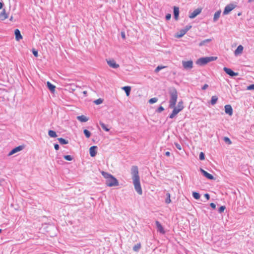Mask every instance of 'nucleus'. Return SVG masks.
I'll return each instance as SVG.
<instances>
[{"label":"nucleus","mask_w":254,"mask_h":254,"mask_svg":"<svg viewBox=\"0 0 254 254\" xmlns=\"http://www.w3.org/2000/svg\"><path fill=\"white\" fill-rule=\"evenodd\" d=\"M236 6V5L233 3L227 5L224 8L223 14L224 15L228 14L230 11L234 9Z\"/></svg>","instance_id":"20e7f679"},{"label":"nucleus","mask_w":254,"mask_h":254,"mask_svg":"<svg viewBox=\"0 0 254 254\" xmlns=\"http://www.w3.org/2000/svg\"><path fill=\"white\" fill-rule=\"evenodd\" d=\"M191 28V25H188L184 28H183L186 33Z\"/></svg>","instance_id":"49530a36"},{"label":"nucleus","mask_w":254,"mask_h":254,"mask_svg":"<svg viewBox=\"0 0 254 254\" xmlns=\"http://www.w3.org/2000/svg\"><path fill=\"white\" fill-rule=\"evenodd\" d=\"M183 67L186 69H190L193 67V62L191 60L182 61Z\"/></svg>","instance_id":"39448f33"},{"label":"nucleus","mask_w":254,"mask_h":254,"mask_svg":"<svg viewBox=\"0 0 254 254\" xmlns=\"http://www.w3.org/2000/svg\"><path fill=\"white\" fill-rule=\"evenodd\" d=\"M83 93L85 95V96H86L87 94V92L86 91H84L83 92Z\"/></svg>","instance_id":"052dcab7"},{"label":"nucleus","mask_w":254,"mask_h":254,"mask_svg":"<svg viewBox=\"0 0 254 254\" xmlns=\"http://www.w3.org/2000/svg\"><path fill=\"white\" fill-rule=\"evenodd\" d=\"M171 18V14L168 13L166 15L165 18L167 20H169Z\"/></svg>","instance_id":"3c124183"},{"label":"nucleus","mask_w":254,"mask_h":254,"mask_svg":"<svg viewBox=\"0 0 254 254\" xmlns=\"http://www.w3.org/2000/svg\"><path fill=\"white\" fill-rule=\"evenodd\" d=\"M12 19H13V17H12V16H11V17H10V19H9V20H10V21H12Z\"/></svg>","instance_id":"e2e57ef3"},{"label":"nucleus","mask_w":254,"mask_h":254,"mask_svg":"<svg viewBox=\"0 0 254 254\" xmlns=\"http://www.w3.org/2000/svg\"><path fill=\"white\" fill-rule=\"evenodd\" d=\"M102 175L106 179V180H108L112 176V175L104 171L102 172Z\"/></svg>","instance_id":"473e14b6"},{"label":"nucleus","mask_w":254,"mask_h":254,"mask_svg":"<svg viewBox=\"0 0 254 254\" xmlns=\"http://www.w3.org/2000/svg\"><path fill=\"white\" fill-rule=\"evenodd\" d=\"M58 140L59 141L60 143L62 145L67 144L68 143V141L67 140H66L64 138L62 137L58 138Z\"/></svg>","instance_id":"cd10ccee"},{"label":"nucleus","mask_w":254,"mask_h":254,"mask_svg":"<svg viewBox=\"0 0 254 254\" xmlns=\"http://www.w3.org/2000/svg\"><path fill=\"white\" fill-rule=\"evenodd\" d=\"M106 184L109 187H115L119 185V182L116 178L112 176L108 180H106Z\"/></svg>","instance_id":"7ed1b4c3"},{"label":"nucleus","mask_w":254,"mask_h":254,"mask_svg":"<svg viewBox=\"0 0 254 254\" xmlns=\"http://www.w3.org/2000/svg\"><path fill=\"white\" fill-rule=\"evenodd\" d=\"M223 70L227 74H228L230 76L234 77L238 75V72H234L231 68L224 67L223 68Z\"/></svg>","instance_id":"0eeeda50"},{"label":"nucleus","mask_w":254,"mask_h":254,"mask_svg":"<svg viewBox=\"0 0 254 254\" xmlns=\"http://www.w3.org/2000/svg\"><path fill=\"white\" fill-rule=\"evenodd\" d=\"M121 36L123 39H125L126 38V34L125 32H121Z\"/></svg>","instance_id":"4d7b16f0"},{"label":"nucleus","mask_w":254,"mask_h":254,"mask_svg":"<svg viewBox=\"0 0 254 254\" xmlns=\"http://www.w3.org/2000/svg\"><path fill=\"white\" fill-rule=\"evenodd\" d=\"M253 1H254V0H248V2H250V3L252 2Z\"/></svg>","instance_id":"680f3d73"},{"label":"nucleus","mask_w":254,"mask_h":254,"mask_svg":"<svg viewBox=\"0 0 254 254\" xmlns=\"http://www.w3.org/2000/svg\"><path fill=\"white\" fill-rule=\"evenodd\" d=\"M226 114L231 116L233 114V109L230 105H226L224 107Z\"/></svg>","instance_id":"9b49d317"},{"label":"nucleus","mask_w":254,"mask_h":254,"mask_svg":"<svg viewBox=\"0 0 254 254\" xmlns=\"http://www.w3.org/2000/svg\"><path fill=\"white\" fill-rule=\"evenodd\" d=\"M186 34V32L185 31V30L184 29H182L177 33L176 37L177 38H181Z\"/></svg>","instance_id":"b1692460"},{"label":"nucleus","mask_w":254,"mask_h":254,"mask_svg":"<svg viewBox=\"0 0 254 254\" xmlns=\"http://www.w3.org/2000/svg\"><path fill=\"white\" fill-rule=\"evenodd\" d=\"M47 85L48 89L52 92H54L55 91L56 86L52 84L51 82L49 81H48L47 82Z\"/></svg>","instance_id":"412c9836"},{"label":"nucleus","mask_w":254,"mask_h":254,"mask_svg":"<svg viewBox=\"0 0 254 254\" xmlns=\"http://www.w3.org/2000/svg\"><path fill=\"white\" fill-rule=\"evenodd\" d=\"M122 89L125 91L127 96H129L131 91V87L130 86H124Z\"/></svg>","instance_id":"a878e982"},{"label":"nucleus","mask_w":254,"mask_h":254,"mask_svg":"<svg viewBox=\"0 0 254 254\" xmlns=\"http://www.w3.org/2000/svg\"><path fill=\"white\" fill-rule=\"evenodd\" d=\"M184 107L183 105V102L182 100H181L178 102L177 107L175 106V108L177 110H179V112H181L184 109Z\"/></svg>","instance_id":"6ab92c4d"},{"label":"nucleus","mask_w":254,"mask_h":254,"mask_svg":"<svg viewBox=\"0 0 254 254\" xmlns=\"http://www.w3.org/2000/svg\"><path fill=\"white\" fill-rule=\"evenodd\" d=\"M99 124L104 130L106 131H109L110 130L109 128L108 127V126L105 125L104 123H103L102 122H100Z\"/></svg>","instance_id":"bb28decb"},{"label":"nucleus","mask_w":254,"mask_h":254,"mask_svg":"<svg viewBox=\"0 0 254 254\" xmlns=\"http://www.w3.org/2000/svg\"><path fill=\"white\" fill-rule=\"evenodd\" d=\"M199 158L200 160H203L205 159L204 153L202 152H201L199 154Z\"/></svg>","instance_id":"79ce46f5"},{"label":"nucleus","mask_w":254,"mask_h":254,"mask_svg":"<svg viewBox=\"0 0 254 254\" xmlns=\"http://www.w3.org/2000/svg\"><path fill=\"white\" fill-rule=\"evenodd\" d=\"M200 171L201 173L203 174V175L206 178L209 180H214V177L210 174L208 173L207 172L205 171L204 170L200 168Z\"/></svg>","instance_id":"9d476101"},{"label":"nucleus","mask_w":254,"mask_h":254,"mask_svg":"<svg viewBox=\"0 0 254 254\" xmlns=\"http://www.w3.org/2000/svg\"><path fill=\"white\" fill-rule=\"evenodd\" d=\"M131 174L132 176L133 184L136 191L139 194H142V190L140 185L138 169L136 166H133L131 169Z\"/></svg>","instance_id":"f257e3e1"},{"label":"nucleus","mask_w":254,"mask_h":254,"mask_svg":"<svg viewBox=\"0 0 254 254\" xmlns=\"http://www.w3.org/2000/svg\"><path fill=\"white\" fill-rule=\"evenodd\" d=\"M48 135L51 137H56L57 136L56 132L53 130H49L48 131Z\"/></svg>","instance_id":"c756f323"},{"label":"nucleus","mask_w":254,"mask_h":254,"mask_svg":"<svg viewBox=\"0 0 254 254\" xmlns=\"http://www.w3.org/2000/svg\"><path fill=\"white\" fill-rule=\"evenodd\" d=\"M97 147L96 146H92L89 149V153L91 157H94L97 154Z\"/></svg>","instance_id":"ddd939ff"},{"label":"nucleus","mask_w":254,"mask_h":254,"mask_svg":"<svg viewBox=\"0 0 254 254\" xmlns=\"http://www.w3.org/2000/svg\"><path fill=\"white\" fill-rule=\"evenodd\" d=\"M32 53H33V54L34 55V56L35 57H38V52L37 51H36L34 49H32Z\"/></svg>","instance_id":"09e8293b"},{"label":"nucleus","mask_w":254,"mask_h":254,"mask_svg":"<svg viewBox=\"0 0 254 254\" xmlns=\"http://www.w3.org/2000/svg\"><path fill=\"white\" fill-rule=\"evenodd\" d=\"M165 67V66H160V65H159L155 69V72H159L160 70L164 68Z\"/></svg>","instance_id":"ea45409f"},{"label":"nucleus","mask_w":254,"mask_h":254,"mask_svg":"<svg viewBox=\"0 0 254 254\" xmlns=\"http://www.w3.org/2000/svg\"><path fill=\"white\" fill-rule=\"evenodd\" d=\"M212 40V39H207L201 41L199 44L198 46L199 47H202L203 46H205L207 43H210Z\"/></svg>","instance_id":"aec40b11"},{"label":"nucleus","mask_w":254,"mask_h":254,"mask_svg":"<svg viewBox=\"0 0 254 254\" xmlns=\"http://www.w3.org/2000/svg\"><path fill=\"white\" fill-rule=\"evenodd\" d=\"M170 100H169V108H174L176 104L178 93L176 89L173 88L169 91Z\"/></svg>","instance_id":"f03ea898"},{"label":"nucleus","mask_w":254,"mask_h":254,"mask_svg":"<svg viewBox=\"0 0 254 254\" xmlns=\"http://www.w3.org/2000/svg\"><path fill=\"white\" fill-rule=\"evenodd\" d=\"M207 58L208 60V63L212 61H214L216 60V59H217V58L216 57H207Z\"/></svg>","instance_id":"4c0bfd02"},{"label":"nucleus","mask_w":254,"mask_h":254,"mask_svg":"<svg viewBox=\"0 0 254 254\" xmlns=\"http://www.w3.org/2000/svg\"><path fill=\"white\" fill-rule=\"evenodd\" d=\"M208 87V85L207 84H205L202 87L201 89L204 90Z\"/></svg>","instance_id":"603ef678"},{"label":"nucleus","mask_w":254,"mask_h":254,"mask_svg":"<svg viewBox=\"0 0 254 254\" xmlns=\"http://www.w3.org/2000/svg\"><path fill=\"white\" fill-rule=\"evenodd\" d=\"M54 148L55 150H58L59 149V145L58 144H54Z\"/></svg>","instance_id":"6e6d98bb"},{"label":"nucleus","mask_w":254,"mask_h":254,"mask_svg":"<svg viewBox=\"0 0 254 254\" xmlns=\"http://www.w3.org/2000/svg\"><path fill=\"white\" fill-rule=\"evenodd\" d=\"M141 248L140 243H137L133 247V250L134 252H138Z\"/></svg>","instance_id":"7c9ffc66"},{"label":"nucleus","mask_w":254,"mask_h":254,"mask_svg":"<svg viewBox=\"0 0 254 254\" xmlns=\"http://www.w3.org/2000/svg\"><path fill=\"white\" fill-rule=\"evenodd\" d=\"M2 230L1 229H0V233L1 232Z\"/></svg>","instance_id":"69168bd1"},{"label":"nucleus","mask_w":254,"mask_h":254,"mask_svg":"<svg viewBox=\"0 0 254 254\" xmlns=\"http://www.w3.org/2000/svg\"><path fill=\"white\" fill-rule=\"evenodd\" d=\"M191 28V25H188L184 28H183L186 33Z\"/></svg>","instance_id":"de8ad7c7"},{"label":"nucleus","mask_w":254,"mask_h":254,"mask_svg":"<svg viewBox=\"0 0 254 254\" xmlns=\"http://www.w3.org/2000/svg\"><path fill=\"white\" fill-rule=\"evenodd\" d=\"M64 159L67 161H71L73 158L70 155H64Z\"/></svg>","instance_id":"a19ab883"},{"label":"nucleus","mask_w":254,"mask_h":254,"mask_svg":"<svg viewBox=\"0 0 254 254\" xmlns=\"http://www.w3.org/2000/svg\"><path fill=\"white\" fill-rule=\"evenodd\" d=\"M174 145L178 149L180 150H182V146L181 144L177 142H175Z\"/></svg>","instance_id":"a18cd8bd"},{"label":"nucleus","mask_w":254,"mask_h":254,"mask_svg":"<svg viewBox=\"0 0 254 254\" xmlns=\"http://www.w3.org/2000/svg\"><path fill=\"white\" fill-rule=\"evenodd\" d=\"M8 15L6 13L5 10L3 9L2 11L0 13V18L1 20H4L7 18Z\"/></svg>","instance_id":"a211bd4d"},{"label":"nucleus","mask_w":254,"mask_h":254,"mask_svg":"<svg viewBox=\"0 0 254 254\" xmlns=\"http://www.w3.org/2000/svg\"><path fill=\"white\" fill-rule=\"evenodd\" d=\"M173 10H174V18L176 20H178L179 15V8L178 7L174 6Z\"/></svg>","instance_id":"dca6fc26"},{"label":"nucleus","mask_w":254,"mask_h":254,"mask_svg":"<svg viewBox=\"0 0 254 254\" xmlns=\"http://www.w3.org/2000/svg\"><path fill=\"white\" fill-rule=\"evenodd\" d=\"M165 155L167 156H170V152L169 151H167L165 152Z\"/></svg>","instance_id":"13d9d810"},{"label":"nucleus","mask_w":254,"mask_h":254,"mask_svg":"<svg viewBox=\"0 0 254 254\" xmlns=\"http://www.w3.org/2000/svg\"><path fill=\"white\" fill-rule=\"evenodd\" d=\"M157 101H158V99L156 97H154V98H151L150 99H149L148 101V102L150 104H154V103L157 102Z\"/></svg>","instance_id":"e433bc0d"},{"label":"nucleus","mask_w":254,"mask_h":254,"mask_svg":"<svg viewBox=\"0 0 254 254\" xmlns=\"http://www.w3.org/2000/svg\"><path fill=\"white\" fill-rule=\"evenodd\" d=\"M196 63L199 65H203L208 63L207 58V57L200 58L196 61Z\"/></svg>","instance_id":"6e6552de"},{"label":"nucleus","mask_w":254,"mask_h":254,"mask_svg":"<svg viewBox=\"0 0 254 254\" xmlns=\"http://www.w3.org/2000/svg\"><path fill=\"white\" fill-rule=\"evenodd\" d=\"M173 110L172 112V113L169 115V117L170 119H173L175 117V116L177 115L179 113V110H177L176 109L174 108H173Z\"/></svg>","instance_id":"5701e85b"},{"label":"nucleus","mask_w":254,"mask_h":254,"mask_svg":"<svg viewBox=\"0 0 254 254\" xmlns=\"http://www.w3.org/2000/svg\"><path fill=\"white\" fill-rule=\"evenodd\" d=\"M239 16L241 15V13H239L238 14Z\"/></svg>","instance_id":"0e129e2a"},{"label":"nucleus","mask_w":254,"mask_h":254,"mask_svg":"<svg viewBox=\"0 0 254 254\" xmlns=\"http://www.w3.org/2000/svg\"><path fill=\"white\" fill-rule=\"evenodd\" d=\"M83 133L85 136L88 138H89L91 136L90 132L86 129L83 130Z\"/></svg>","instance_id":"72a5a7b5"},{"label":"nucleus","mask_w":254,"mask_h":254,"mask_svg":"<svg viewBox=\"0 0 254 254\" xmlns=\"http://www.w3.org/2000/svg\"><path fill=\"white\" fill-rule=\"evenodd\" d=\"M107 63L110 67L113 68H117L119 67V65L114 60L107 61Z\"/></svg>","instance_id":"f8f14e48"},{"label":"nucleus","mask_w":254,"mask_h":254,"mask_svg":"<svg viewBox=\"0 0 254 254\" xmlns=\"http://www.w3.org/2000/svg\"><path fill=\"white\" fill-rule=\"evenodd\" d=\"M166 195V198L165 199V203L167 204H169V203H171V198H170V196H171L169 192H167Z\"/></svg>","instance_id":"2f4dec72"},{"label":"nucleus","mask_w":254,"mask_h":254,"mask_svg":"<svg viewBox=\"0 0 254 254\" xmlns=\"http://www.w3.org/2000/svg\"><path fill=\"white\" fill-rule=\"evenodd\" d=\"M14 34L15 36V39L17 41H19L22 38V36L19 29H16L14 31Z\"/></svg>","instance_id":"f3484780"},{"label":"nucleus","mask_w":254,"mask_h":254,"mask_svg":"<svg viewBox=\"0 0 254 254\" xmlns=\"http://www.w3.org/2000/svg\"><path fill=\"white\" fill-rule=\"evenodd\" d=\"M23 148V146L21 145H19L17 146L14 148H13L8 153V156H11L17 152H19L22 150Z\"/></svg>","instance_id":"1a4fd4ad"},{"label":"nucleus","mask_w":254,"mask_h":254,"mask_svg":"<svg viewBox=\"0 0 254 254\" xmlns=\"http://www.w3.org/2000/svg\"><path fill=\"white\" fill-rule=\"evenodd\" d=\"M243 49L244 48L242 45L238 46L234 52L235 55L237 56L238 55L241 54L242 53Z\"/></svg>","instance_id":"2eb2a0df"},{"label":"nucleus","mask_w":254,"mask_h":254,"mask_svg":"<svg viewBox=\"0 0 254 254\" xmlns=\"http://www.w3.org/2000/svg\"><path fill=\"white\" fill-rule=\"evenodd\" d=\"M226 209V207L225 206H221L218 209V212L220 213H222L224 212V210Z\"/></svg>","instance_id":"37998d69"},{"label":"nucleus","mask_w":254,"mask_h":254,"mask_svg":"<svg viewBox=\"0 0 254 254\" xmlns=\"http://www.w3.org/2000/svg\"><path fill=\"white\" fill-rule=\"evenodd\" d=\"M155 224L157 229V231L162 234H164L165 231L161 223L159 221H156Z\"/></svg>","instance_id":"4468645a"},{"label":"nucleus","mask_w":254,"mask_h":254,"mask_svg":"<svg viewBox=\"0 0 254 254\" xmlns=\"http://www.w3.org/2000/svg\"><path fill=\"white\" fill-rule=\"evenodd\" d=\"M204 197L207 200H209L210 198V195L208 193H205L204 194Z\"/></svg>","instance_id":"864d4df0"},{"label":"nucleus","mask_w":254,"mask_h":254,"mask_svg":"<svg viewBox=\"0 0 254 254\" xmlns=\"http://www.w3.org/2000/svg\"><path fill=\"white\" fill-rule=\"evenodd\" d=\"M221 13V10L217 11L215 13V14L214 15V17H213V21L214 22H216L219 19V17L220 16Z\"/></svg>","instance_id":"393cba45"},{"label":"nucleus","mask_w":254,"mask_h":254,"mask_svg":"<svg viewBox=\"0 0 254 254\" xmlns=\"http://www.w3.org/2000/svg\"><path fill=\"white\" fill-rule=\"evenodd\" d=\"M247 89L249 90H254V84L250 85L247 87Z\"/></svg>","instance_id":"8fccbe9b"},{"label":"nucleus","mask_w":254,"mask_h":254,"mask_svg":"<svg viewBox=\"0 0 254 254\" xmlns=\"http://www.w3.org/2000/svg\"><path fill=\"white\" fill-rule=\"evenodd\" d=\"M3 5V3L2 2H0V9L2 8Z\"/></svg>","instance_id":"bf43d9fd"},{"label":"nucleus","mask_w":254,"mask_h":254,"mask_svg":"<svg viewBox=\"0 0 254 254\" xmlns=\"http://www.w3.org/2000/svg\"><path fill=\"white\" fill-rule=\"evenodd\" d=\"M192 196L195 199H199L200 196L198 192L194 191L192 192Z\"/></svg>","instance_id":"f704fd0d"},{"label":"nucleus","mask_w":254,"mask_h":254,"mask_svg":"<svg viewBox=\"0 0 254 254\" xmlns=\"http://www.w3.org/2000/svg\"><path fill=\"white\" fill-rule=\"evenodd\" d=\"M217 100H218L217 96H212L211 101H210V103H211V105H215L216 103Z\"/></svg>","instance_id":"c85d7f7f"},{"label":"nucleus","mask_w":254,"mask_h":254,"mask_svg":"<svg viewBox=\"0 0 254 254\" xmlns=\"http://www.w3.org/2000/svg\"><path fill=\"white\" fill-rule=\"evenodd\" d=\"M202 9L201 8H197L195 9L193 12H190L189 14V18L190 19H193L195 18L197 15L200 14L201 12Z\"/></svg>","instance_id":"423d86ee"},{"label":"nucleus","mask_w":254,"mask_h":254,"mask_svg":"<svg viewBox=\"0 0 254 254\" xmlns=\"http://www.w3.org/2000/svg\"><path fill=\"white\" fill-rule=\"evenodd\" d=\"M223 140L225 141L226 143L228 144H232V141H231L230 139L228 137H224L223 138Z\"/></svg>","instance_id":"c9c22d12"},{"label":"nucleus","mask_w":254,"mask_h":254,"mask_svg":"<svg viewBox=\"0 0 254 254\" xmlns=\"http://www.w3.org/2000/svg\"><path fill=\"white\" fill-rule=\"evenodd\" d=\"M77 119L81 122H86L88 121V118L84 115L77 116Z\"/></svg>","instance_id":"4be33fe9"},{"label":"nucleus","mask_w":254,"mask_h":254,"mask_svg":"<svg viewBox=\"0 0 254 254\" xmlns=\"http://www.w3.org/2000/svg\"><path fill=\"white\" fill-rule=\"evenodd\" d=\"M103 102V100L101 98H99L96 100H95L94 101V102L96 104V105H99L101 103H102Z\"/></svg>","instance_id":"58836bf2"},{"label":"nucleus","mask_w":254,"mask_h":254,"mask_svg":"<svg viewBox=\"0 0 254 254\" xmlns=\"http://www.w3.org/2000/svg\"><path fill=\"white\" fill-rule=\"evenodd\" d=\"M210 206H211V208H212L213 209H215L216 208V205L215 203H211L210 204Z\"/></svg>","instance_id":"5fc2aeb1"},{"label":"nucleus","mask_w":254,"mask_h":254,"mask_svg":"<svg viewBox=\"0 0 254 254\" xmlns=\"http://www.w3.org/2000/svg\"><path fill=\"white\" fill-rule=\"evenodd\" d=\"M164 110V108L162 106H160L156 110V112L157 113H161Z\"/></svg>","instance_id":"c03bdc74"}]
</instances>
